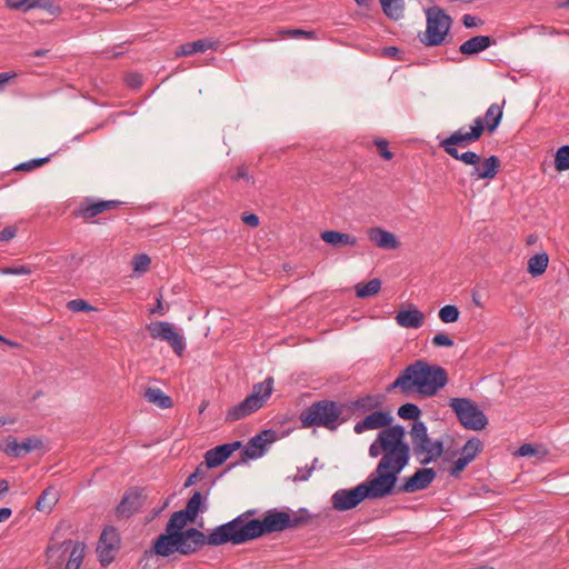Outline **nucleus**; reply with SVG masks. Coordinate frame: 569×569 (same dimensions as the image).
Segmentation results:
<instances>
[{
    "instance_id": "f257e3e1",
    "label": "nucleus",
    "mask_w": 569,
    "mask_h": 569,
    "mask_svg": "<svg viewBox=\"0 0 569 569\" xmlns=\"http://www.w3.org/2000/svg\"><path fill=\"white\" fill-rule=\"evenodd\" d=\"M405 438L406 429L400 425L380 431L369 447L371 458L381 456L376 470L357 487L337 490L331 497L332 508L347 511L365 499H380L391 495L399 473L410 460V449Z\"/></svg>"
},
{
    "instance_id": "f03ea898",
    "label": "nucleus",
    "mask_w": 569,
    "mask_h": 569,
    "mask_svg": "<svg viewBox=\"0 0 569 569\" xmlns=\"http://www.w3.org/2000/svg\"><path fill=\"white\" fill-rule=\"evenodd\" d=\"M310 520L311 516L305 508L297 511L273 508L267 510L261 520L251 519L250 522H243L241 518H234L216 527V546L227 542L241 545L264 535L302 527L309 523Z\"/></svg>"
},
{
    "instance_id": "7ed1b4c3",
    "label": "nucleus",
    "mask_w": 569,
    "mask_h": 569,
    "mask_svg": "<svg viewBox=\"0 0 569 569\" xmlns=\"http://www.w3.org/2000/svg\"><path fill=\"white\" fill-rule=\"evenodd\" d=\"M197 518L186 508L173 512L166 525V532L153 541L152 551L160 557H169L174 552L189 556L206 543L213 545V532L206 536L197 528H187L196 523Z\"/></svg>"
},
{
    "instance_id": "20e7f679",
    "label": "nucleus",
    "mask_w": 569,
    "mask_h": 569,
    "mask_svg": "<svg viewBox=\"0 0 569 569\" xmlns=\"http://www.w3.org/2000/svg\"><path fill=\"white\" fill-rule=\"evenodd\" d=\"M448 383L446 369L430 365L426 360H416L408 365L396 380L387 387V391L400 390L405 396L418 392L423 397L435 396Z\"/></svg>"
},
{
    "instance_id": "39448f33",
    "label": "nucleus",
    "mask_w": 569,
    "mask_h": 569,
    "mask_svg": "<svg viewBox=\"0 0 569 569\" xmlns=\"http://www.w3.org/2000/svg\"><path fill=\"white\" fill-rule=\"evenodd\" d=\"M64 526L61 522L52 533L44 550L46 566L48 569H80L86 545L71 539L58 540L59 531Z\"/></svg>"
},
{
    "instance_id": "423d86ee",
    "label": "nucleus",
    "mask_w": 569,
    "mask_h": 569,
    "mask_svg": "<svg viewBox=\"0 0 569 569\" xmlns=\"http://www.w3.org/2000/svg\"><path fill=\"white\" fill-rule=\"evenodd\" d=\"M502 104L492 103L483 117H477L469 127H462L440 142H469L478 140L483 132L492 133L502 119Z\"/></svg>"
},
{
    "instance_id": "0eeeda50",
    "label": "nucleus",
    "mask_w": 569,
    "mask_h": 569,
    "mask_svg": "<svg viewBox=\"0 0 569 569\" xmlns=\"http://www.w3.org/2000/svg\"><path fill=\"white\" fill-rule=\"evenodd\" d=\"M413 456L420 465H429L440 458L443 453V442L439 439L432 440L428 435L427 426L423 421L412 423L409 431ZM410 446L409 443H407Z\"/></svg>"
},
{
    "instance_id": "6e6552de",
    "label": "nucleus",
    "mask_w": 569,
    "mask_h": 569,
    "mask_svg": "<svg viewBox=\"0 0 569 569\" xmlns=\"http://www.w3.org/2000/svg\"><path fill=\"white\" fill-rule=\"evenodd\" d=\"M342 407L330 400H321L312 403L300 413L302 427H323L331 431L336 430L339 425Z\"/></svg>"
},
{
    "instance_id": "1a4fd4ad",
    "label": "nucleus",
    "mask_w": 569,
    "mask_h": 569,
    "mask_svg": "<svg viewBox=\"0 0 569 569\" xmlns=\"http://www.w3.org/2000/svg\"><path fill=\"white\" fill-rule=\"evenodd\" d=\"M426 30L420 41L427 47H439L445 43L449 34L452 19L438 6L425 9Z\"/></svg>"
},
{
    "instance_id": "9d476101",
    "label": "nucleus",
    "mask_w": 569,
    "mask_h": 569,
    "mask_svg": "<svg viewBox=\"0 0 569 569\" xmlns=\"http://www.w3.org/2000/svg\"><path fill=\"white\" fill-rule=\"evenodd\" d=\"M273 390V379L267 378L264 381L256 383L252 392L246 397L240 403L231 407L226 415V420L233 422L240 420L263 407L267 399Z\"/></svg>"
},
{
    "instance_id": "9b49d317",
    "label": "nucleus",
    "mask_w": 569,
    "mask_h": 569,
    "mask_svg": "<svg viewBox=\"0 0 569 569\" xmlns=\"http://www.w3.org/2000/svg\"><path fill=\"white\" fill-rule=\"evenodd\" d=\"M449 406L466 429L482 430L488 423L485 413L469 398H452Z\"/></svg>"
},
{
    "instance_id": "f8f14e48",
    "label": "nucleus",
    "mask_w": 569,
    "mask_h": 569,
    "mask_svg": "<svg viewBox=\"0 0 569 569\" xmlns=\"http://www.w3.org/2000/svg\"><path fill=\"white\" fill-rule=\"evenodd\" d=\"M147 329L153 339L168 342L178 356L182 355L186 345L182 336L172 323L166 321L151 322L147 326Z\"/></svg>"
},
{
    "instance_id": "ddd939ff",
    "label": "nucleus",
    "mask_w": 569,
    "mask_h": 569,
    "mask_svg": "<svg viewBox=\"0 0 569 569\" xmlns=\"http://www.w3.org/2000/svg\"><path fill=\"white\" fill-rule=\"evenodd\" d=\"M120 535L114 527L108 526L102 530L97 546V552L101 566L107 567L113 561L116 553L120 548Z\"/></svg>"
},
{
    "instance_id": "4468645a",
    "label": "nucleus",
    "mask_w": 569,
    "mask_h": 569,
    "mask_svg": "<svg viewBox=\"0 0 569 569\" xmlns=\"http://www.w3.org/2000/svg\"><path fill=\"white\" fill-rule=\"evenodd\" d=\"M276 440V432L271 429L261 431L252 437L246 447L241 450L240 461L257 459L263 456L267 446Z\"/></svg>"
},
{
    "instance_id": "2eb2a0df",
    "label": "nucleus",
    "mask_w": 569,
    "mask_h": 569,
    "mask_svg": "<svg viewBox=\"0 0 569 569\" xmlns=\"http://www.w3.org/2000/svg\"><path fill=\"white\" fill-rule=\"evenodd\" d=\"M436 477L437 472L433 468L418 469L397 488V491L402 493H413L427 489Z\"/></svg>"
},
{
    "instance_id": "dca6fc26",
    "label": "nucleus",
    "mask_w": 569,
    "mask_h": 569,
    "mask_svg": "<svg viewBox=\"0 0 569 569\" xmlns=\"http://www.w3.org/2000/svg\"><path fill=\"white\" fill-rule=\"evenodd\" d=\"M393 418L388 411L375 410L366 416L365 419L358 421L353 430L360 435L367 430L381 429V431L392 428Z\"/></svg>"
},
{
    "instance_id": "f3484780",
    "label": "nucleus",
    "mask_w": 569,
    "mask_h": 569,
    "mask_svg": "<svg viewBox=\"0 0 569 569\" xmlns=\"http://www.w3.org/2000/svg\"><path fill=\"white\" fill-rule=\"evenodd\" d=\"M121 202L118 200H99L93 201L90 198H86L74 211L76 217H81L84 220L92 219L98 214L116 209Z\"/></svg>"
},
{
    "instance_id": "a211bd4d",
    "label": "nucleus",
    "mask_w": 569,
    "mask_h": 569,
    "mask_svg": "<svg viewBox=\"0 0 569 569\" xmlns=\"http://www.w3.org/2000/svg\"><path fill=\"white\" fill-rule=\"evenodd\" d=\"M41 447L42 441L39 438L30 437L24 439L22 442H18L14 437L9 436L4 440V445L1 449L8 456L20 458Z\"/></svg>"
},
{
    "instance_id": "6ab92c4d",
    "label": "nucleus",
    "mask_w": 569,
    "mask_h": 569,
    "mask_svg": "<svg viewBox=\"0 0 569 569\" xmlns=\"http://www.w3.org/2000/svg\"><path fill=\"white\" fill-rule=\"evenodd\" d=\"M367 234L369 240L372 241L378 248L396 250L400 246V242L395 233L380 227L369 228L367 230Z\"/></svg>"
},
{
    "instance_id": "aec40b11",
    "label": "nucleus",
    "mask_w": 569,
    "mask_h": 569,
    "mask_svg": "<svg viewBox=\"0 0 569 569\" xmlns=\"http://www.w3.org/2000/svg\"><path fill=\"white\" fill-rule=\"evenodd\" d=\"M396 322L398 326L406 329H419L425 322V315L422 311L412 307L408 310H400L396 315Z\"/></svg>"
},
{
    "instance_id": "412c9836",
    "label": "nucleus",
    "mask_w": 569,
    "mask_h": 569,
    "mask_svg": "<svg viewBox=\"0 0 569 569\" xmlns=\"http://www.w3.org/2000/svg\"><path fill=\"white\" fill-rule=\"evenodd\" d=\"M473 169L470 172V176L476 179H492L498 173L500 167V160L496 156H490L485 159L483 162L478 160L477 164H472Z\"/></svg>"
},
{
    "instance_id": "4be33fe9",
    "label": "nucleus",
    "mask_w": 569,
    "mask_h": 569,
    "mask_svg": "<svg viewBox=\"0 0 569 569\" xmlns=\"http://www.w3.org/2000/svg\"><path fill=\"white\" fill-rule=\"evenodd\" d=\"M320 238L333 248H342L347 246L355 247L358 243L357 237L336 230H326L321 232Z\"/></svg>"
},
{
    "instance_id": "5701e85b",
    "label": "nucleus",
    "mask_w": 569,
    "mask_h": 569,
    "mask_svg": "<svg viewBox=\"0 0 569 569\" xmlns=\"http://www.w3.org/2000/svg\"><path fill=\"white\" fill-rule=\"evenodd\" d=\"M140 503V495L130 490L127 492L118 505L116 512L118 517L128 518L139 510Z\"/></svg>"
},
{
    "instance_id": "b1692460",
    "label": "nucleus",
    "mask_w": 569,
    "mask_h": 569,
    "mask_svg": "<svg viewBox=\"0 0 569 569\" xmlns=\"http://www.w3.org/2000/svg\"><path fill=\"white\" fill-rule=\"evenodd\" d=\"M491 44V40L488 36H476L465 41L459 50L462 54L472 56L479 53Z\"/></svg>"
},
{
    "instance_id": "393cba45",
    "label": "nucleus",
    "mask_w": 569,
    "mask_h": 569,
    "mask_svg": "<svg viewBox=\"0 0 569 569\" xmlns=\"http://www.w3.org/2000/svg\"><path fill=\"white\" fill-rule=\"evenodd\" d=\"M381 406V399L378 396L367 395L351 402L352 410L358 415H365L375 411Z\"/></svg>"
},
{
    "instance_id": "a878e982",
    "label": "nucleus",
    "mask_w": 569,
    "mask_h": 569,
    "mask_svg": "<svg viewBox=\"0 0 569 569\" xmlns=\"http://www.w3.org/2000/svg\"><path fill=\"white\" fill-rule=\"evenodd\" d=\"M446 152L452 158L461 160L466 164H477L480 157L473 151H460V148H465L467 144H441Z\"/></svg>"
},
{
    "instance_id": "bb28decb",
    "label": "nucleus",
    "mask_w": 569,
    "mask_h": 569,
    "mask_svg": "<svg viewBox=\"0 0 569 569\" xmlns=\"http://www.w3.org/2000/svg\"><path fill=\"white\" fill-rule=\"evenodd\" d=\"M383 13L391 20L403 18L405 0H380Z\"/></svg>"
},
{
    "instance_id": "cd10ccee",
    "label": "nucleus",
    "mask_w": 569,
    "mask_h": 569,
    "mask_svg": "<svg viewBox=\"0 0 569 569\" xmlns=\"http://www.w3.org/2000/svg\"><path fill=\"white\" fill-rule=\"evenodd\" d=\"M144 398L161 409H169L172 407V400L169 396L164 395L159 388H147Z\"/></svg>"
},
{
    "instance_id": "c85d7f7f",
    "label": "nucleus",
    "mask_w": 569,
    "mask_h": 569,
    "mask_svg": "<svg viewBox=\"0 0 569 569\" xmlns=\"http://www.w3.org/2000/svg\"><path fill=\"white\" fill-rule=\"evenodd\" d=\"M549 263V257L546 252L537 253L528 260V272L532 277H539L545 273Z\"/></svg>"
},
{
    "instance_id": "c756f323",
    "label": "nucleus",
    "mask_w": 569,
    "mask_h": 569,
    "mask_svg": "<svg viewBox=\"0 0 569 569\" xmlns=\"http://www.w3.org/2000/svg\"><path fill=\"white\" fill-rule=\"evenodd\" d=\"M57 502V491L52 487H48L39 496L36 507L39 511L50 512Z\"/></svg>"
},
{
    "instance_id": "7c9ffc66",
    "label": "nucleus",
    "mask_w": 569,
    "mask_h": 569,
    "mask_svg": "<svg viewBox=\"0 0 569 569\" xmlns=\"http://www.w3.org/2000/svg\"><path fill=\"white\" fill-rule=\"evenodd\" d=\"M241 448V441L216 446V467L221 466L236 450Z\"/></svg>"
},
{
    "instance_id": "2f4dec72",
    "label": "nucleus",
    "mask_w": 569,
    "mask_h": 569,
    "mask_svg": "<svg viewBox=\"0 0 569 569\" xmlns=\"http://www.w3.org/2000/svg\"><path fill=\"white\" fill-rule=\"evenodd\" d=\"M211 48V42L208 40H197L193 42L182 44L177 51L176 57L189 56L197 52H202Z\"/></svg>"
},
{
    "instance_id": "473e14b6",
    "label": "nucleus",
    "mask_w": 569,
    "mask_h": 569,
    "mask_svg": "<svg viewBox=\"0 0 569 569\" xmlns=\"http://www.w3.org/2000/svg\"><path fill=\"white\" fill-rule=\"evenodd\" d=\"M381 289V281L379 279H372L367 283H358L356 286V295L359 298H367L377 295Z\"/></svg>"
},
{
    "instance_id": "72a5a7b5",
    "label": "nucleus",
    "mask_w": 569,
    "mask_h": 569,
    "mask_svg": "<svg viewBox=\"0 0 569 569\" xmlns=\"http://www.w3.org/2000/svg\"><path fill=\"white\" fill-rule=\"evenodd\" d=\"M482 450V442L478 438L469 439L461 449V457L471 462Z\"/></svg>"
},
{
    "instance_id": "f704fd0d",
    "label": "nucleus",
    "mask_w": 569,
    "mask_h": 569,
    "mask_svg": "<svg viewBox=\"0 0 569 569\" xmlns=\"http://www.w3.org/2000/svg\"><path fill=\"white\" fill-rule=\"evenodd\" d=\"M277 34L283 38H305L307 40H316L317 34L312 30L303 29H279Z\"/></svg>"
},
{
    "instance_id": "c9c22d12",
    "label": "nucleus",
    "mask_w": 569,
    "mask_h": 569,
    "mask_svg": "<svg viewBox=\"0 0 569 569\" xmlns=\"http://www.w3.org/2000/svg\"><path fill=\"white\" fill-rule=\"evenodd\" d=\"M420 415L421 410L415 403L408 402L400 406L398 409V416L406 420H413L415 422L419 421L418 418L420 417Z\"/></svg>"
},
{
    "instance_id": "e433bc0d",
    "label": "nucleus",
    "mask_w": 569,
    "mask_h": 569,
    "mask_svg": "<svg viewBox=\"0 0 569 569\" xmlns=\"http://www.w3.org/2000/svg\"><path fill=\"white\" fill-rule=\"evenodd\" d=\"M555 167L558 171L569 169V144H562L556 153Z\"/></svg>"
},
{
    "instance_id": "4c0bfd02",
    "label": "nucleus",
    "mask_w": 569,
    "mask_h": 569,
    "mask_svg": "<svg viewBox=\"0 0 569 569\" xmlns=\"http://www.w3.org/2000/svg\"><path fill=\"white\" fill-rule=\"evenodd\" d=\"M186 509L196 516H199V513H202L207 509L200 491H196L192 495V497L187 502Z\"/></svg>"
},
{
    "instance_id": "58836bf2",
    "label": "nucleus",
    "mask_w": 569,
    "mask_h": 569,
    "mask_svg": "<svg viewBox=\"0 0 569 569\" xmlns=\"http://www.w3.org/2000/svg\"><path fill=\"white\" fill-rule=\"evenodd\" d=\"M460 311L456 306L447 305L439 310V318L445 323L456 322L459 319Z\"/></svg>"
},
{
    "instance_id": "ea45409f",
    "label": "nucleus",
    "mask_w": 569,
    "mask_h": 569,
    "mask_svg": "<svg viewBox=\"0 0 569 569\" xmlns=\"http://www.w3.org/2000/svg\"><path fill=\"white\" fill-rule=\"evenodd\" d=\"M52 154H49L47 157H42V158H36V159H32V160H29V161H24V162H21L19 164H17L14 167V170H19V171H31L36 168H39L43 164H46L47 162L50 161V158H51Z\"/></svg>"
},
{
    "instance_id": "a19ab883",
    "label": "nucleus",
    "mask_w": 569,
    "mask_h": 569,
    "mask_svg": "<svg viewBox=\"0 0 569 569\" xmlns=\"http://www.w3.org/2000/svg\"><path fill=\"white\" fill-rule=\"evenodd\" d=\"M37 0H6V6L13 10L23 12L36 9Z\"/></svg>"
},
{
    "instance_id": "79ce46f5",
    "label": "nucleus",
    "mask_w": 569,
    "mask_h": 569,
    "mask_svg": "<svg viewBox=\"0 0 569 569\" xmlns=\"http://www.w3.org/2000/svg\"><path fill=\"white\" fill-rule=\"evenodd\" d=\"M150 258L144 254H136L132 259L133 270L137 272H146L150 266Z\"/></svg>"
},
{
    "instance_id": "37998d69",
    "label": "nucleus",
    "mask_w": 569,
    "mask_h": 569,
    "mask_svg": "<svg viewBox=\"0 0 569 569\" xmlns=\"http://www.w3.org/2000/svg\"><path fill=\"white\" fill-rule=\"evenodd\" d=\"M36 9L46 10L51 16H59L62 12V9L52 0H37Z\"/></svg>"
},
{
    "instance_id": "c03bdc74",
    "label": "nucleus",
    "mask_w": 569,
    "mask_h": 569,
    "mask_svg": "<svg viewBox=\"0 0 569 569\" xmlns=\"http://www.w3.org/2000/svg\"><path fill=\"white\" fill-rule=\"evenodd\" d=\"M67 307L72 312L91 311L94 308L83 299H73L67 303Z\"/></svg>"
},
{
    "instance_id": "a18cd8bd",
    "label": "nucleus",
    "mask_w": 569,
    "mask_h": 569,
    "mask_svg": "<svg viewBox=\"0 0 569 569\" xmlns=\"http://www.w3.org/2000/svg\"><path fill=\"white\" fill-rule=\"evenodd\" d=\"M469 463L467 459L459 457L449 469L450 476L458 478Z\"/></svg>"
},
{
    "instance_id": "49530a36",
    "label": "nucleus",
    "mask_w": 569,
    "mask_h": 569,
    "mask_svg": "<svg viewBox=\"0 0 569 569\" xmlns=\"http://www.w3.org/2000/svg\"><path fill=\"white\" fill-rule=\"evenodd\" d=\"M2 274H12V276H20V274H30L31 269L27 266L20 264V266H13L1 269Z\"/></svg>"
},
{
    "instance_id": "de8ad7c7",
    "label": "nucleus",
    "mask_w": 569,
    "mask_h": 569,
    "mask_svg": "<svg viewBox=\"0 0 569 569\" xmlns=\"http://www.w3.org/2000/svg\"><path fill=\"white\" fill-rule=\"evenodd\" d=\"M453 340L445 335V333H437L433 338H432V345L436 346V347H452L453 346Z\"/></svg>"
},
{
    "instance_id": "09e8293b",
    "label": "nucleus",
    "mask_w": 569,
    "mask_h": 569,
    "mask_svg": "<svg viewBox=\"0 0 569 569\" xmlns=\"http://www.w3.org/2000/svg\"><path fill=\"white\" fill-rule=\"evenodd\" d=\"M537 448L530 443H525V445H521L516 455H518L519 457H532V456H536L537 455Z\"/></svg>"
},
{
    "instance_id": "8fccbe9b",
    "label": "nucleus",
    "mask_w": 569,
    "mask_h": 569,
    "mask_svg": "<svg viewBox=\"0 0 569 569\" xmlns=\"http://www.w3.org/2000/svg\"><path fill=\"white\" fill-rule=\"evenodd\" d=\"M231 179L233 181H238L240 179L247 181V183H251L252 178L248 173V169L244 166H240L237 168V171L234 174L231 176Z\"/></svg>"
},
{
    "instance_id": "3c124183",
    "label": "nucleus",
    "mask_w": 569,
    "mask_h": 569,
    "mask_svg": "<svg viewBox=\"0 0 569 569\" xmlns=\"http://www.w3.org/2000/svg\"><path fill=\"white\" fill-rule=\"evenodd\" d=\"M241 220L244 224L251 228H257L260 223V219L256 213L244 212L241 216Z\"/></svg>"
},
{
    "instance_id": "603ef678",
    "label": "nucleus",
    "mask_w": 569,
    "mask_h": 569,
    "mask_svg": "<svg viewBox=\"0 0 569 569\" xmlns=\"http://www.w3.org/2000/svg\"><path fill=\"white\" fill-rule=\"evenodd\" d=\"M17 234V228L14 226H8L0 231V242L9 241Z\"/></svg>"
},
{
    "instance_id": "864d4df0",
    "label": "nucleus",
    "mask_w": 569,
    "mask_h": 569,
    "mask_svg": "<svg viewBox=\"0 0 569 569\" xmlns=\"http://www.w3.org/2000/svg\"><path fill=\"white\" fill-rule=\"evenodd\" d=\"M126 82L131 88H139L142 84V77L139 73H130L127 76Z\"/></svg>"
},
{
    "instance_id": "5fc2aeb1",
    "label": "nucleus",
    "mask_w": 569,
    "mask_h": 569,
    "mask_svg": "<svg viewBox=\"0 0 569 569\" xmlns=\"http://www.w3.org/2000/svg\"><path fill=\"white\" fill-rule=\"evenodd\" d=\"M462 23L466 28H476L481 23V20L471 14H465L462 18Z\"/></svg>"
},
{
    "instance_id": "6e6d98bb",
    "label": "nucleus",
    "mask_w": 569,
    "mask_h": 569,
    "mask_svg": "<svg viewBox=\"0 0 569 569\" xmlns=\"http://www.w3.org/2000/svg\"><path fill=\"white\" fill-rule=\"evenodd\" d=\"M378 154L385 160H390L393 153L388 149V144H376Z\"/></svg>"
},
{
    "instance_id": "4d7b16f0",
    "label": "nucleus",
    "mask_w": 569,
    "mask_h": 569,
    "mask_svg": "<svg viewBox=\"0 0 569 569\" xmlns=\"http://www.w3.org/2000/svg\"><path fill=\"white\" fill-rule=\"evenodd\" d=\"M204 465L208 469L213 468V448L209 449L204 455Z\"/></svg>"
},
{
    "instance_id": "13d9d810",
    "label": "nucleus",
    "mask_w": 569,
    "mask_h": 569,
    "mask_svg": "<svg viewBox=\"0 0 569 569\" xmlns=\"http://www.w3.org/2000/svg\"><path fill=\"white\" fill-rule=\"evenodd\" d=\"M11 515L12 510L10 508H0V522L8 520L11 517Z\"/></svg>"
},
{
    "instance_id": "bf43d9fd",
    "label": "nucleus",
    "mask_w": 569,
    "mask_h": 569,
    "mask_svg": "<svg viewBox=\"0 0 569 569\" xmlns=\"http://www.w3.org/2000/svg\"><path fill=\"white\" fill-rule=\"evenodd\" d=\"M16 77L14 73L10 72H1L0 73V87L8 83L11 79Z\"/></svg>"
},
{
    "instance_id": "052dcab7",
    "label": "nucleus",
    "mask_w": 569,
    "mask_h": 569,
    "mask_svg": "<svg viewBox=\"0 0 569 569\" xmlns=\"http://www.w3.org/2000/svg\"><path fill=\"white\" fill-rule=\"evenodd\" d=\"M151 313L164 315V310L161 302V297L157 298L156 306L150 310Z\"/></svg>"
},
{
    "instance_id": "680f3d73",
    "label": "nucleus",
    "mask_w": 569,
    "mask_h": 569,
    "mask_svg": "<svg viewBox=\"0 0 569 569\" xmlns=\"http://www.w3.org/2000/svg\"><path fill=\"white\" fill-rule=\"evenodd\" d=\"M256 515V510H248L243 512L242 515L238 516L237 518H241L243 522H250L248 518Z\"/></svg>"
},
{
    "instance_id": "e2e57ef3",
    "label": "nucleus",
    "mask_w": 569,
    "mask_h": 569,
    "mask_svg": "<svg viewBox=\"0 0 569 569\" xmlns=\"http://www.w3.org/2000/svg\"><path fill=\"white\" fill-rule=\"evenodd\" d=\"M9 490V482L8 480H0V496L7 493Z\"/></svg>"
},
{
    "instance_id": "0e129e2a",
    "label": "nucleus",
    "mask_w": 569,
    "mask_h": 569,
    "mask_svg": "<svg viewBox=\"0 0 569 569\" xmlns=\"http://www.w3.org/2000/svg\"><path fill=\"white\" fill-rule=\"evenodd\" d=\"M198 480H199V479L197 478V475L191 473V475L188 477V479H187V481H186L184 486H186V487H189V486H191V485L196 483Z\"/></svg>"
},
{
    "instance_id": "69168bd1",
    "label": "nucleus",
    "mask_w": 569,
    "mask_h": 569,
    "mask_svg": "<svg viewBox=\"0 0 569 569\" xmlns=\"http://www.w3.org/2000/svg\"><path fill=\"white\" fill-rule=\"evenodd\" d=\"M397 52H398V49H397L396 47H389V48H387V49H386V53H387L388 56H393V54H396Z\"/></svg>"
},
{
    "instance_id": "338daca9",
    "label": "nucleus",
    "mask_w": 569,
    "mask_h": 569,
    "mask_svg": "<svg viewBox=\"0 0 569 569\" xmlns=\"http://www.w3.org/2000/svg\"><path fill=\"white\" fill-rule=\"evenodd\" d=\"M355 1L359 7H367L369 4V0H355Z\"/></svg>"
},
{
    "instance_id": "774afa93",
    "label": "nucleus",
    "mask_w": 569,
    "mask_h": 569,
    "mask_svg": "<svg viewBox=\"0 0 569 569\" xmlns=\"http://www.w3.org/2000/svg\"><path fill=\"white\" fill-rule=\"evenodd\" d=\"M201 467H202V465H201V466H199V467L196 469V471H194V472H192L193 475H197V478H198V479H201V478H202V470H201Z\"/></svg>"
}]
</instances>
